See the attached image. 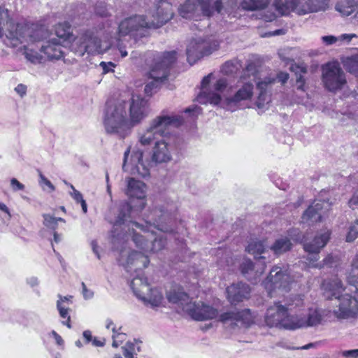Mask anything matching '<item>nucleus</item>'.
<instances>
[{
	"mask_svg": "<svg viewBox=\"0 0 358 358\" xmlns=\"http://www.w3.org/2000/svg\"><path fill=\"white\" fill-rule=\"evenodd\" d=\"M177 203L170 198L160 200L150 210L145 219V225L131 220V206L129 203H122L118 209V214L113 222L111 231V243L113 249L122 251L125 247L128 238V233L132 230V241L136 246L148 252L149 250V240L143 236L134 232V227L145 232L154 234V229L164 233H174L176 228Z\"/></svg>",
	"mask_w": 358,
	"mask_h": 358,
	"instance_id": "obj_1",
	"label": "nucleus"
},
{
	"mask_svg": "<svg viewBox=\"0 0 358 358\" xmlns=\"http://www.w3.org/2000/svg\"><path fill=\"white\" fill-rule=\"evenodd\" d=\"M148 108V101L138 94H133L129 102L107 101L103 116L106 131L124 138L146 117Z\"/></svg>",
	"mask_w": 358,
	"mask_h": 358,
	"instance_id": "obj_2",
	"label": "nucleus"
},
{
	"mask_svg": "<svg viewBox=\"0 0 358 358\" xmlns=\"http://www.w3.org/2000/svg\"><path fill=\"white\" fill-rule=\"evenodd\" d=\"M173 16L172 4L169 0H159L152 13V19L148 20L144 15H135L122 20L119 26L122 36H145V28H159L169 22Z\"/></svg>",
	"mask_w": 358,
	"mask_h": 358,
	"instance_id": "obj_3",
	"label": "nucleus"
},
{
	"mask_svg": "<svg viewBox=\"0 0 358 358\" xmlns=\"http://www.w3.org/2000/svg\"><path fill=\"white\" fill-rule=\"evenodd\" d=\"M150 263L148 257L142 252L131 251L127 257V267L135 270H139V273L133 278L130 283V287L134 295L145 304L149 303L152 307L159 306L164 299L162 292L157 288H150L148 278L143 274V269L148 267Z\"/></svg>",
	"mask_w": 358,
	"mask_h": 358,
	"instance_id": "obj_4",
	"label": "nucleus"
},
{
	"mask_svg": "<svg viewBox=\"0 0 358 358\" xmlns=\"http://www.w3.org/2000/svg\"><path fill=\"white\" fill-rule=\"evenodd\" d=\"M183 310L196 321L209 320L218 317V321L225 324L230 322L231 328L241 324L248 327L253 322V317L250 309H243L239 311H227L220 315L217 308L206 304L202 301L190 302L183 308Z\"/></svg>",
	"mask_w": 358,
	"mask_h": 358,
	"instance_id": "obj_5",
	"label": "nucleus"
},
{
	"mask_svg": "<svg viewBox=\"0 0 358 358\" xmlns=\"http://www.w3.org/2000/svg\"><path fill=\"white\" fill-rule=\"evenodd\" d=\"M324 296L329 300L335 299L334 315L338 319L352 317L358 313V295L354 289L355 296L341 294L344 291L342 281L335 278L323 284Z\"/></svg>",
	"mask_w": 358,
	"mask_h": 358,
	"instance_id": "obj_6",
	"label": "nucleus"
},
{
	"mask_svg": "<svg viewBox=\"0 0 358 358\" xmlns=\"http://www.w3.org/2000/svg\"><path fill=\"white\" fill-rule=\"evenodd\" d=\"M184 118L179 115H160L152 120L149 127L142 134H139L138 141L141 145H156L166 134H170L168 129L170 126L176 127L182 125Z\"/></svg>",
	"mask_w": 358,
	"mask_h": 358,
	"instance_id": "obj_7",
	"label": "nucleus"
},
{
	"mask_svg": "<svg viewBox=\"0 0 358 358\" xmlns=\"http://www.w3.org/2000/svg\"><path fill=\"white\" fill-rule=\"evenodd\" d=\"M177 52L175 50L164 52L155 58L154 64L150 71L152 81L147 83L144 88L145 94L151 96L157 92L160 84L168 78L172 65L176 61Z\"/></svg>",
	"mask_w": 358,
	"mask_h": 358,
	"instance_id": "obj_8",
	"label": "nucleus"
},
{
	"mask_svg": "<svg viewBox=\"0 0 358 358\" xmlns=\"http://www.w3.org/2000/svg\"><path fill=\"white\" fill-rule=\"evenodd\" d=\"M294 233L297 234V237L294 240L303 243V249L308 252L307 260L309 265L314 268H320L321 265L317 263L319 259V253L328 243L331 235L330 231L319 232L312 240H308L306 236L301 235L299 229H292L288 231L290 236H292Z\"/></svg>",
	"mask_w": 358,
	"mask_h": 358,
	"instance_id": "obj_9",
	"label": "nucleus"
},
{
	"mask_svg": "<svg viewBox=\"0 0 358 358\" xmlns=\"http://www.w3.org/2000/svg\"><path fill=\"white\" fill-rule=\"evenodd\" d=\"M16 36H8L4 40L6 45L16 48L24 42L36 43L46 41L50 36L48 29L35 24H17Z\"/></svg>",
	"mask_w": 358,
	"mask_h": 358,
	"instance_id": "obj_10",
	"label": "nucleus"
},
{
	"mask_svg": "<svg viewBox=\"0 0 358 358\" xmlns=\"http://www.w3.org/2000/svg\"><path fill=\"white\" fill-rule=\"evenodd\" d=\"M182 149L179 137L166 134L160 141H157L152 154V162L166 163L171 160L173 155H178Z\"/></svg>",
	"mask_w": 358,
	"mask_h": 358,
	"instance_id": "obj_11",
	"label": "nucleus"
},
{
	"mask_svg": "<svg viewBox=\"0 0 358 358\" xmlns=\"http://www.w3.org/2000/svg\"><path fill=\"white\" fill-rule=\"evenodd\" d=\"M265 322L270 327H275L294 330V315H289L285 306L280 302H275L273 306L266 310Z\"/></svg>",
	"mask_w": 358,
	"mask_h": 358,
	"instance_id": "obj_12",
	"label": "nucleus"
},
{
	"mask_svg": "<svg viewBox=\"0 0 358 358\" xmlns=\"http://www.w3.org/2000/svg\"><path fill=\"white\" fill-rule=\"evenodd\" d=\"M218 44L210 38L197 37L192 38L186 49L187 62L190 65L195 64L199 59L210 55L217 50Z\"/></svg>",
	"mask_w": 358,
	"mask_h": 358,
	"instance_id": "obj_13",
	"label": "nucleus"
},
{
	"mask_svg": "<svg viewBox=\"0 0 358 358\" xmlns=\"http://www.w3.org/2000/svg\"><path fill=\"white\" fill-rule=\"evenodd\" d=\"M236 88L232 95L222 99L220 103L224 109L231 112L243 108L244 102L251 100L254 94V85L251 82H245Z\"/></svg>",
	"mask_w": 358,
	"mask_h": 358,
	"instance_id": "obj_14",
	"label": "nucleus"
},
{
	"mask_svg": "<svg viewBox=\"0 0 358 358\" xmlns=\"http://www.w3.org/2000/svg\"><path fill=\"white\" fill-rule=\"evenodd\" d=\"M322 82L330 92L340 90L346 84L345 73L338 62H329L322 66Z\"/></svg>",
	"mask_w": 358,
	"mask_h": 358,
	"instance_id": "obj_15",
	"label": "nucleus"
},
{
	"mask_svg": "<svg viewBox=\"0 0 358 358\" xmlns=\"http://www.w3.org/2000/svg\"><path fill=\"white\" fill-rule=\"evenodd\" d=\"M291 277L287 270L282 271L278 266H274L269 275L263 281V285L269 294L275 289L289 291L290 289Z\"/></svg>",
	"mask_w": 358,
	"mask_h": 358,
	"instance_id": "obj_16",
	"label": "nucleus"
},
{
	"mask_svg": "<svg viewBox=\"0 0 358 358\" xmlns=\"http://www.w3.org/2000/svg\"><path fill=\"white\" fill-rule=\"evenodd\" d=\"M327 310L320 308H309L305 315H294V330L316 327L322 324L327 315Z\"/></svg>",
	"mask_w": 358,
	"mask_h": 358,
	"instance_id": "obj_17",
	"label": "nucleus"
},
{
	"mask_svg": "<svg viewBox=\"0 0 358 358\" xmlns=\"http://www.w3.org/2000/svg\"><path fill=\"white\" fill-rule=\"evenodd\" d=\"M254 263L250 259L244 258L240 264L239 270L241 274L252 283L256 282L258 278L264 272L266 264V256H261Z\"/></svg>",
	"mask_w": 358,
	"mask_h": 358,
	"instance_id": "obj_18",
	"label": "nucleus"
},
{
	"mask_svg": "<svg viewBox=\"0 0 358 358\" xmlns=\"http://www.w3.org/2000/svg\"><path fill=\"white\" fill-rule=\"evenodd\" d=\"M77 43L79 44L80 51L82 55L85 52L93 54L98 51L101 46V40L97 36V34L93 30H86L78 39Z\"/></svg>",
	"mask_w": 358,
	"mask_h": 358,
	"instance_id": "obj_19",
	"label": "nucleus"
},
{
	"mask_svg": "<svg viewBox=\"0 0 358 358\" xmlns=\"http://www.w3.org/2000/svg\"><path fill=\"white\" fill-rule=\"evenodd\" d=\"M227 298L231 305H236L250 297V287L245 282H238L227 287Z\"/></svg>",
	"mask_w": 358,
	"mask_h": 358,
	"instance_id": "obj_20",
	"label": "nucleus"
},
{
	"mask_svg": "<svg viewBox=\"0 0 358 358\" xmlns=\"http://www.w3.org/2000/svg\"><path fill=\"white\" fill-rule=\"evenodd\" d=\"M131 171L143 178L150 176V162H144L143 152L139 148L134 149L131 155Z\"/></svg>",
	"mask_w": 358,
	"mask_h": 358,
	"instance_id": "obj_21",
	"label": "nucleus"
},
{
	"mask_svg": "<svg viewBox=\"0 0 358 358\" xmlns=\"http://www.w3.org/2000/svg\"><path fill=\"white\" fill-rule=\"evenodd\" d=\"M64 45L57 38H52L43 42L40 51L47 56L49 59H60L64 57Z\"/></svg>",
	"mask_w": 358,
	"mask_h": 358,
	"instance_id": "obj_22",
	"label": "nucleus"
},
{
	"mask_svg": "<svg viewBox=\"0 0 358 358\" xmlns=\"http://www.w3.org/2000/svg\"><path fill=\"white\" fill-rule=\"evenodd\" d=\"M212 73L204 76L201 80V91L196 97V101L201 104L207 103L218 105L222 102V96L220 94L207 90V87L210 83Z\"/></svg>",
	"mask_w": 358,
	"mask_h": 358,
	"instance_id": "obj_23",
	"label": "nucleus"
},
{
	"mask_svg": "<svg viewBox=\"0 0 358 358\" xmlns=\"http://www.w3.org/2000/svg\"><path fill=\"white\" fill-rule=\"evenodd\" d=\"M275 83V80L269 77L264 78L257 83V89L259 91V94L255 104L258 108H264L270 102L269 92Z\"/></svg>",
	"mask_w": 358,
	"mask_h": 358,
	"instance_id": "obj_24",
	"label": "nucleus"
},
{
	"mask_svg": "<svg viewBox=\"0 0 358 358\" xmlns=\"http://www.w3.org/2000/svg\"><path fill=\"white\" fill-rule=\"evenodd\" d=\"M324 205V202L321 201H315L310 204L303 213L301 222L311 226L317 222H320Z\"/></svg>",
	"mask_w": 358,
	"mask_h": 358,
	"instance_id": "obj_25",
	"label": "nucleus"
},
{
	"mask_svg": "<svg viewBox=\"0 0 358 358\" xmlns=\"http://www.w3.org/2000/svg\"><path fill=\"white\" fill-rule=\"evenodd\" d=\"M146 185L140 180L134 178H129L127 180L126 194L130 198H136L139 200V206L141 209L145 206L143 199L145 197Z\"/></svg>",
	"mask_w": 358,
	"mask_h": 358,
	"instance_id": "obj_26",
	"label": "nucleus"
},
{
	"mask_svg": "<svg viewBox=\"0 0 358 358\" xmlns=\"http://www.w3.org/2000/svg\"><path fill=\"white\" fill-rule=\"evenodd\" d=\"M200 16L212 17L215 13H220L222 10V0H196Z\"/></svg>",
	"mask_w": 358,
	"mask_h": 358,
	"instance_id": "obj_27",
	"label": "nucleus"
},
{
	"mask_svg": "<svg viewBox=\"0 0 358 358\" xmlns=\"http://www.w3.org/2000/svg\"><path fill=\"white\" fill-rule=\"evenodd\" d=\"M179 15L185 19H195L200 17L196 0H186L178 8Z\"/></svg>",
	"mask_w": 358,
	"mask_h": 358,
	"instance_id": "obj_28",
	"label": "nucleus"
},
{
	"mask_svg": "<svg viewBox=\"0 0 358 358\" xmlns=\"http://www.w3.org/2000/svg\"><path fill=\"white\" fill-rule=\"evenodd\" d=\"M335 8L343 15L349 16L355 13V17H358V0H339Z\"/></svg>",
	"mask_w": 358,
	"mask_h": 358,
	"instance_id": "obj_29",
	"label": "nucleus"
},
{
	"mask_svg": "<svg viewBox=\"0 0 358 358\" xmlns=\"http://www.w3.org/2000/svg\"><path fill=\"white\" fill-rule=\"evenodd\" d=\"M245 251L253 255L255 260L261 256H266L268 252L265 241L259 239H252L249 241Z\"/></svg>",
	"mask_w": 358,
	"mask_h": 358,
	"instance_id": "obj_30",
	"label": "nucleus"
},
{
	"mask_svg": "<svg viewBox=\"0 0 358 358\" xmlns=\"http://www.w3.org/2000/svg\"><path fill=\"white\" fill-rule=\"evenodd\" d=\"M292 248V243L290 239L287 236H284L277 238L270 247V250L275 257H278L289 251Z\"/></svg>",
	"mask_w": 358,
	"mask_h": 358,
	"instance_id": "obj_31",
	"label": "nucleus"
},
{
	"mask_svg": "<svg viewBox=\"0 0 358 358\" xmlns=\"http://www.w3.org/2000/svg\"><path fill=\"white\" fill-rule=\"evenodd\" d=\"M166 298L170 303L181 306L182 308L190 303L189 295L180 289L169 291L166 293Z\"/></svg>",
	"mask_w": 358,
	"mask_h": 358,
	"instance_id": "obj_32",
	"label": "nucleus"
},
{
	"mask_svg": "<svg viewBox=\"0 0 358 358\" xmlns=\"http://www.w3.org/2000/svg\"><path fill=\"white\" fill-rule=\"evenodd\" d=\"M297 0H274L273 6L281 15H288L291 12L295 13Z\"/></svg>",
	"mask_w": 358,
	"mask_h": 358,
	"instance_id": "obj_33",
	"label": "nucleus"
},
{
	"mask_svg": "<svg viewBox=\"0 0 358 358\" xmlns=\"http://www.w3.org/2000/svg\"><path fill=\"white\" fill-rule=\"evenodd\" d=\"M55 31L57 38L59 39L60 41L62 39L63 43L71 41L73 38L71 26L68 22L58 23L55 27Z\"/></svg>",
	"mask_w": 358,
	"mask_h": 358,
	"instance_id": "obj_34",
	"label": "nucleus"
},
{
	"mask_svg": "<svg viewBox=\"0 0 358 358\" xmlns=\"http://www.w3.org/2000/svg\"><path fill=\"white\" fill-rule=\"evenodd\" d=\"M291 70L296 75V85L298 90L305 92V79L303 75L307 73V67L303 65L294 64L291 66Z\"/></svg>",
	"mask_w": 358,
	"mask_h": 358,
	"instance_id": "obj_35",
	"label": "nucleus"
},
{
	"mask_svg": "<svg viewBox=\"0 0 358 358\" xmlns=\"http://www.w3.org/2000/svg\"><path fill=\"white\" fill-rule=\"evenodd\" d=\"M356 36L355 34H343L338 36L329 35L322 36V41L327 45H330L337 42L339 43L338 45H341L344 42L347 43H350L352 38Z\"/></svg>",
	"mask_w": 358,
	"mask_h": 358,
	"instance_id": "obj_36",
	"label": "nucleus"
},
{
	"mask_svg": "<svg viewBox=\"0 0 358 358\" xmlns=\"http://www.w3.org/2000/svg\"><path fill=\"white\" fill-rule=\"evenodd\" d=\"M58 297L59 300L57 301V308L59 311L60 317L64 319H66V317L68 316V310H69V308L64 303H72L71 300L73 299V296L71 295L65 296L58 295Z\"/></svg>",
	"mask_w": 358,
	"mask_h": 358,
	"instance_id": "obj_37",
	"label": "nucleus"
},
{
	"mask_svg": "<svg viewBox=\"0 0 358 358\" xmlns=\"http://www.w3.org/2000/svg\"><path fill=\"white\" fill-rule=\"evenodd\" d=\"M268 3V0H243L241 6L246 10H256L264 9Z\"/></svg>",
	"mask_w": 358,
	"mask_h": 358,
	"instance_id": "obj_38",
	"label": "nucleus"
},
{
	"mask_svg": "<svg viewBox=\"0 0 358 358\" xmlns=\"http://www.w3.org/2000/svg\"><path fill=\"white\" fill-rule=\"evenodd\" d=\"M303 296L301 295H292L287 299L284 306L288 311H293L296 308L303 307Z\"/></svg>",
	"mask_w": 358,
	"mask_h": 358,
	"instance_id": "obj_39",
	"label": "nucleus"
},
{
	"mask_svg": "<svg viewBox=\"0 0 358 358\" xmlns=\"http://www.w3.org/2000/svg\"><path fill=\"white\" fill-rule=\"evenodd\" d=\"M312 0H297L295 13L299 15L314 13Z\"/></svg>",
	"mask_w": 358,
	"mask_h": 358,
	"instance_id": "obj_40",
	"label": "nucleus"
},
{
	"mask_svg": "<svg viewBox=\"0 0 358 358\" xmlns=\"http://www.w3.org/2000/svg\"><path fill=\"white\" fill-rule=\"evenodd\" d=\"M343 66L345 69L351 74L358 75V55H352L347 57L343 61Z\"/></svg>",
	"mask_w": 358,
	"mask_h": 358,
	"instance_id": "obj_41",
	"label": "nucleus"
},
{
	"mask_svg": "<svg viewBox=\"0 0 358 358\" xmlns=\"http://www.w3.org/2000/svg\"><path fill=\"white\" fill-rule=\"evenodd\" d=\"M148 252H157L162 250L166 245V239L164 236H157L154 240L149 241Z\"/></svg>",
	"mask_w": 358,
	"mask_h": 358,
	"instance_id": "obj_42",
	"label": "nucleus"
},
{
	"mask_svg": "<svg viewBox=\"0 0 358 358\" xmlns=\"http://www.w3.org/2000/svg\"><path fill=\"white\" fill-rule=\"evenodd\" d=\"M64 183L71 188L73 190L72 192H70L71 197L75 200L76 203H80L83 213H86L87 211V206L85 200L83 199L82 194L76 189L73 185L67 182L66 181H64Z\"/></svg>",
	"mask_w": 358,
	"mask_h": 358,
	"instance_id": "obj_43",
	"label": "nucleus"
},
{
	"mask_svg": "<svg viewBox=\"0 0 358 358\" xmlns=\"http://www.w3.org/2000/svg\"><path fill=\"white\" fill-rule=\"evenodd\" d=\"M122 327H120L118 329H116V327H113L112 328L113 331V343L112 345L114 348H117L120 343H122L127 338V335L124 333L120 331Z\"/></svg>",
	"mask_w": 358,
	"mask_h": 358,
	"instance_id": "obj_44",
	"label": "nucleus"
},
{
	"mask_svg": "<svg viewBox=\"0 0 358 358\" xmlns=\"http://www.w3.org/2000/svg\"><path fill=\"white\" fill-rule=\"evenodd\" d=\"M23 55L24 57L32 64H39L43 59L42 56L38 52L29 48H24Z\"/></svg>",
	"mask_w": 358,
	"mask_h": 358,
	"instance_id": "obj_45",
	"label": "nucleus"
},
{
	"mask_svg": "<svg viewBox=\"0 0 358 358\" xmlns=\"http://www.w3.org/2000/svg\"><path fill=\"white\" fill-rule=\"evenodd\" d=\"M358 237V219L352 222L346 236L347 242H352Z\"/></svg>",
	"mask_w": 358,
	"mask_h": 358,
	"instance_id": "obj_46",
	"label": "nucleus"
},
{
	"mask_svg": "<svg viewBox=\"0 0 358 358\" xmlns=\"http://www.w3.org/2000/svg\"><path fill=\"white\" fill-rule=\"evenodd\" d=\"M43 224L53 230L55 231L57 228L58 224L57 223V217L50 215V214H43Z\"/></svg>",
	"mask_w": 358,
	"mask_h": 358,
	"instance_id": "obj_47",
	"label": "nucleus"
},
{
	"mask_svg": "<svg viewBox=\"0 0 358 358\" xmlns=\"http://www.w3.org/2000/svg\"><path fill=\"white\" fill-rule=\"evenodd\" d=\"M94 13L96 15L101 17H106L108 16V12L106 6L103 2H99L96 4L94 7Z\"/></svg>",
	"mask_w": 358,
	"mask_h": 358,
	"instance_id": "obj_48",
	"label": "nucleus"
},
{
	"mask_svg": "<svg viewBox=\"0 0 358 358\" xmlns=\"http://www.w3.org/2000/svg\"><path fill=\"white\" fill-rule=\"evenodd\" d=\"M0 215L3 223H7L11 218V214L9 208L6 204L0 202Z\"/></svg>",
	"mask_w": 358,
	"mask_h": 358,
	"instance_id": "obj_49",
	"label": "nucleus"
},
{
	"mask_svg": "<svg viewBox=\"0 0 358 358\" xmlns=\"http://www.w3.org/2000/svg\"><path fill=\"white\" fill-rule=\"evenodd\" d=\"M313 10L317 12L320 10H324L329 5V0H312Z\"/></svg>",
	"mask_w": 358,
	"mask_h": 358,
	"instance_id": "obj_50",
	"label": "nucleus"
},
{
	"mask_svg": "<svg viewBox=\"0 0 358 358\" xmlns=\"http://www.w3.org/2000/svg\"><path fill=\"white\" fill-rule=\"evenodd\" d=\"M184 113L188 114L189 116L194 120L201 113V108L194 105L185 108Z\"/></svg>",
	"mask_w": 358,
	"mask_h": 358,
	"instance_id": "obj_51",
	"label": "nucleus"
},
{
	"mask_svg": "<svg viewBox=\"0 0 358 358\" xmlns=\"http://www.w3.org/2000/svg\"><path fill=\"white\" fill-rule=\"evenodd\" d=\"M227 87V81L225 78L218 79L213 85V89L215 91V92L217 94H219L218 92H222Z\"/></svg>",
	"mask_w": 358,
	"mask_h": 358,
	"instance_id": "obj_52",
	"label": "nucleus"
},
{
	"mask_svg": "<svg viewBox=\"0 0 358 358\" xmlns=\"http://www.w3.org/2000/svg\"><path fill=\"white\" fill-rule=\"evenodd\" d=\"M10 20L9 10L4 6H0V23H8Z\"/></svg>",
	"mask_w": 358,
	"mask_h": 358,
	"instance_id": "obj_53",
	"label": "nucleus"
},
{
	"mask_svg": "<svg viewBox=\"0 0 358 358\" xmlns=\"http://www.w3.org/2000/svg\"><path fill=\"white\" fill-rule=\"evenodd\" d=\"M340 354L344 358H358V349L343 350Z\"/></svg>",
	"mask_w": 358,
	"mask_h": 358,
	"instance_id": "obj_54",
	"label": "nucleus"
},
{
	"mask_svg": "<svg viewBox=\"0 0 358 358\" xmlns=\"http://www.w3.org/2000/svg\"><path fill=\"white\" fill-rule=\"evenodd\" d=\"M99 65L102 68L103 74H106L109 72H113V68L115 67V64L111 62H101Z\"/></svg>",
	"mask_w": 358,
	"mask_h": 358,
	"instance_id": "obj_55",
	"label": "nucleus"
},
{
	"mask_svg": "<svg viewBox=\"0 0 358 358\" xmlns=\"http://www.w3.org/2000/svg\"><path fill=\"white\" fill-rule=\"evenodd\" d=\"M289 78V73H287V72L280 71L277 74L276 78H273L275 80V82L278 80V82L281 83L282 85H284L285 83H287Z\"/></svg>",
	"mask_w": 358,
	"mask_h": 358,
	"instance_id": "obj_56",
	"label": "nucleus"
},
{
	"mask_svg": "<svg viewBox=\"0 0 358 358\" xmlns=\"http://www.w3.org/2000/svg\"><path fill=\"white\" fill-rule=\"evenodd\" d=\"M10 186L13 191L24 190V185L20 182L16 178H13L10 180Z\"/></svg>",
	"mask_w": 358,
	"mask_h": 358,
	"instance_id": "obj_57",
	"label": "nucleus"
},
{
	"mask_svg": "<svg viewBox=\"0 0 358 358\" xmlns=\"http://www.w3.org/2000/svg\"><path fill=\"white\" fill-rule=\"evenodd\" d=\"M83 289V295L85 299L88 300L94 296V292L87 289L86 285L83 282L81 283Z\"/></svg>",
	"mask_w": 358,
	"mask_h": 358,
	"instance_id": "obj_58",
	"label": "nucleus"
},
{
	"mask_svg": "<svg viewBox=\"0 0 358 358\" xmlns=\"http://www.w3.org/2000/svg\"><path fill=\"white\" fill-rule=\"evenodd\" d=\"M348 206L350 208H355L358 206V190L353 193L352 196L348 201Z\"/></svg>",
	"mask_w": 358,
	"mask_h": 358,
	"instance_id": "obj_59",
	"label": "nucleus"
},
{
	"mask_svg": "<svg viewBox=\"0 0 358 358\" xmlns=\"http://www.w3.org/2000/svg\"><path fill=\"white\" fill-rule=\"evenodd\" d=\"M39 176H40V183L41 185L43 184L45 185L48 186L52 191H53L55 189V187L51 183V182L48 178H46L41 173H40Z\"/></svg>",
	"mask_w": 358,
	"mask_h": 358,
	"instance_id": "obj_60",
	"label": "nucleus"
},
{
	"mask_svg": "<svg viewBox=\"0 0 358 358\" xmlns=\"http://www.w3.org/2000/svg\"><path fill=\"white\" fill-rule=\"evenodd\" d=\"M15 91L21 96L22 97L26 94L27 92V86L23 84H18L15 88Z\"/></svg>",
	"mask_w": 358,
	"mask_h": 358,
	"instance_id": "obj_61",
	"label": "nucleus"
},
{
	"mask_svg": "<svg viewBox=\"0 0 358 358\" xmlns=\"http://www.w3.org/2000/svg\"><path fill=\"white\" fill-rule=\"evenodd\" d=\"M122 352L125 358H136L137 355L136 353H134L131 350H129V348H125L124 347L122 348Z\"/></svg>",
	"mask_w": 358,
	"mask_h": 358,
	"instance_id": "obj_62",
	"label": "nucleus"
},
{
	"mask_svg": "<svg viewBox=\"0 0 358 358\" xmlns=\"http://www.w3.org/2000/svg\"><path fill=\"white\" fill-rule=\"evenodd\" d=\"M124 348H129V350H131V351H133L134 353L141 351V347L138 345L136 346V344L131 342H127Z\"/></svg>",
	"mask_w": 358,
	"mask_h": 358,
	"instance_id": "obj_63",
	"label": "nucleus"
},
{
	"mask_svg": "<svg viewBox=\"0 0 358 358\" xmlns=\"http://www.w3.org/2000/svg\"><path fill=\"white\" fill-rule=\"evenodd\" d=\"M275 185L276 187H278L280 189L285 190L288 187V185L286 182H283L281 180V178H277L275 182Z\"/></svg>",
	"mask_w": 358,
	"mask_h": 358,
	"instance_id": "obj_64",
	"label": "nucleus"
}]
</instances>
